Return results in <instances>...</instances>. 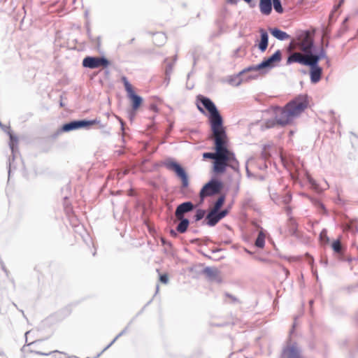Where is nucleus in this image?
<instances>
[{"label": "nucleus", "mask_w": 358, "mask_h": 358, "mask_svg": "<svg viewBox=\"0 0 358 358\" xmlns=\"http://www.w3.org/2000/svg\"><path fill=\"white\" fill-rule=\"evenodd\" d=\"M272 5H273L274 10L278 13H282L284 11V9L282 6L281 0L278 1H275L272 3Z\"/></svg>", "instance_id": "nucleus-34"}, {"label": "nucleus", "mask_w": 358, "mask_h": 358, "mask_svg": "<svg viewBox=\"0 0 358 358\" xmlns=\"http://www.w3.org/2000/svg\"><path fill=\"white\" fill-rule=\"evenodd\" d=\"M264 60L259 63V64H257V65H253V66H250L246 69H245L244 70H243L240 73L242 74V73H244L245 72H248V71H262L265 69H267L266 64H264Z\"/></svg>", "instance_id": "nucleus-22"}, {"label": "nucleus", "mask_w": 358, "mask_h": 358, "mask_svg": "<svg viewBox=\"0 0 358 358\" xmlns=\"http://www.w3.org/2000/svg\"><path fill=\"white\" fill-rule=\"evenodd\" d=\"M0 263H1V265L2 270L5 272L6 275H8V271L6 269L3 262L2 261H0Z\"/></svg>", "instance_id": "nucleus-48"}, {"label": "nucleus", "mask_w": 358, "mask_h": 358, "mask_svg": "<svg viewBox=\"0 0 358 358\" xmlns=\"http://www.w3.org/2000/svg\"><path fill=\"white\" fill-rule=\"evenodd\" d=\"M324 45L325 47H328L329 46V42L327 41Z\"/></svg>", "instance_id": "nucleus-64"}, {"label": "nucleus", "mask_w": 358, "mask_h": 358, "mask_svg": "<svg viewBox=\"0 0 358 358\" xmlns=\"http://www.w3.org/2000/svg\"><path fill=\"white\" fill-rule=\"evenodd\" d=\"M161 242L162 243L163 245H168L169 247H171L172 246V244L171 242L169 241H167L165 238H161Z\"/></svg>", "instance_id": "nucleus-45"}, {"label": "nucleus", "mask_w": 358, "mask_h": 358, "mask_svg": "<svg viewBox=\"0 0 358 358\" xmlns=\"http://www.w3.org/2000/svg\"><path fill=\"white\" fill-rule=\"evenodd\" d=\"M300 45L301 44H308L310 41H314L309 31L306 30L302 32L300 36Z\"/></svg>", "instance_id": "nucleus-24"}, {"label": "nucleus", "mask_w": 358, "mask_h": 358, "mask_svg": "<svg viewBox=\"0 0 358 358\" xmlns=\"http://www.w3.org/2000/svg\"><path fill=\"white\" fill-rule=\"evenodd\" d=\"M225 201V196L221 195L218 197L216 201L214 203L213 208L212 210L217 211L220 210Z\"/></svg>", "instance_id": "nucleus-30"}, {"label": "nucleus", "mask_w": 358, "mask_h": 358, "mask_svg": "<svg viewBox=\"0 0 358 358\" xmlns=\"http://www.w3.org/2000/svg\"><path fill=\"white\" fill-rule=\"evenodd\" d=\"M150 109L155 112H157L158 110L157 106L155 104L150 106Z\"/></svg>", "instance_id": "nucleus-49"}, {"label": "nucleus", "mask_w": 358, "mask_h": 358, "mask_svg": "<svg viewBox=\"0 0 358 358\" xmlns=\"http://www.w3.org/2000/svg\"><path fill=\"white\" fill-rule=\"evenodd\" d=\"M215 144V150L217 156L213 162V171L215 173H223L227 167V134L213 136Z\"/></svg>", "instance_id": "nucleus-3"}, {"label": "nucleus", "mask_w": 358, "mask_h": 358, "mask_svg": "<svg viewBox=\"0 0 358 358\" xmlns=\"http://www.w3.org/2000/svg\"><path fill=\"white\" fill-rule=\"evenodd\" d=\"M122 82H123V83H124H124H127V82H129V81H128V80H127V78L125 76H123V77L122 78Z\"/></svg>", "instance_id": "nucleus-57"}, {"label": "nucleus", "mask_w": 358, "mask_h": 358, "mask_svg": "<svg viewBox=\"0 0 358 358\" xmlns=\"http://www.w3.org/2000/svg\"><path fill=\"white\" fill-rule=\"evenodd\" d=\"M153 41L157 45H162L166 41V36L163 33H157L155 34Z\"/></svg>", "instance_id": "nucleus-27"}, {"label": "nucleus", "mask_w": 358, "mask_h": 358, "mask_svg": "<svg viewBox=\"0 0 358 358\" xmlns=\"http://www.w3.org/2000/svg\"><path fill=\"white\" fill-rule=\"evenodd\" d=\"M203 273L205 274L210 280L216 279L218 276L219 271L215 268L207 266L203 270Z\"/></svg>", "instance_id": "nucleus-21"}, {"label": "nucleus", "mask_w": 358, "mask_h": 358, "mask_svg": "<svg viewBox=\"0 0 358 358\" xmlns=\"http://www.w3.org/2000/svg\"><path fill=\"white\" fill-rule=\"evenodd\" d=\"M100 44H101V38L99 36H98L96 38V46L99 48L100 46Z\"/></svg>", "instance_id": "nucleus-50"}, {"label": "nucleus", "mask_w": 358, "mask_h": 358, "mask_svg": "<svg viewBox=\"0 0 358 358\" xmlns=\"http://www.w3.org/2000/svg\"><path fill=\"white\" fill-rule=\"evenodd\" d=\"M331 248L336 253H337L338 255L343 254V247L341 242L339 239L334 241L331 243Z\"/></svg>", "instance_id": "nucleus-25"}, {"label": "nucleus", "mask_w": 358, "mask_h": 358, "mask_svg": "<svg viewBox=\"0 0 358 358\" xmlns=\"http://www.w3.org/2000/svg\"><path fill=\"white\" fill-rule=\"evenodd\" d=\"M165 167L173 171L182 181L181 188L185 189L189 186V178L185 169L177 162L169 159L164 162Z\"/></svg>", "instance_id": "nucleus-5"}, {"label": "nucleus", "mask_w": 358, "mask_h": 358, "mask_svg": "<svg viewBox=\"0 0 358 358\" xmlns=\"http://www.w3.org/2000/svg\"><path fill=\"white\" fill-rule=\"evenodd\" d=\"M309 61H308L306 58H303V56L301 55L299 52H294L289 55L287 59V64L289 65L292 63H299L306 66L308 64Z\"/></svg>", "instance_id": "nucleus-13"}, {"label": "nucleus", "mask_w": 358, "mask_h": 358, "mask_svg": "<svg viewBox=\"0 0 358 358\" xmlns=\"http://www.w3.org/2000/svg\"><path fill=\"white\" fill-rule=\"evenodd\" d=\"M347 229L353 234L358 233V226L355 223H350L347 226Z\"/></svg>", "instance_id": "nucleus-38"}, {"label": "nucleus", "mask_w": 358, "mask_h": 358, "mask_svg": "<svg viewBox=\"0 0 358 358\" xmlns=\"http://www.w3.org/2000/svg\"><path fill=\"white\" fill-rule=\"evenodd\" d=\"M324 58H327V55H326V51L324 50V49L323 48H321L319 52H317V55H315V57L312 61V62L319 64L320 60L322 59H324Z\"/></svg>", "instance_id": "nucleus-31"}, {"label": "nucleus", "mask_w": 358, "mask_h": 358, "mask_svg": "<svg viewBox=\"0 0 358 358\" xmlns=\"http://www.w3.org/2000/svg\"><path fill=\"white\" fill-rule=\"evenodd\" d=\"M100 120L97 119L94 120H73L69 122L65 123L62 125V127L57 131L55 134L53 135V138H56L58 135H59L62 132H69L71 131L82 129V128H89L90 126H92L95 124H99Z\"/></svg>", "instance_id": "nucleus-4"}, {"label": "nucleus", "mask_w": 358, "mask_h": 358, "mask_svg": "<svg viewBox=\"0 0 358 358\" xmlns=\"http://www.w3.org/2000/svg\"><path fill=\"white\" fill-rule=\"evenodd\" d=\"M178 232L176 231V230H174V229H171L170 230V234H171V236L172 237H174V238L177 237L178 236Z\"/></svg>", "instance_id": "nucleus-46"}, {"label": "nucleus", "mask_w": 358, "mask_h": 358, "mask_svg": "<svg viewBox=\"0 0 358 358\" xmlns=\"http://www.w3.org/2000/svg\"><path fill=\"white\" fill-rule=\"evenodd\" d=\"M8 162H9L8 177H10V168H11V166H12V162H11V159L10 158L8 159Z\"/></svg>", "instance_id": "nucleus-53"}, {"label": "nucleus", "mask_w": 358, "mask_h": 358, "mask_svg": "<svg viewBox=\"0 0 358 358\" xmlns=\"http://www.w3.org/2000/svg\"><path fill=\"white\" fill-rule=\"evenodd\" d=\"M10 137V143H9V147L11 150L13 159L12 161H14L15 157V150L17 149V137L13 135L10 131L8 132Z\"/></svg>", "instance_id": "nucleus-20"}, {"label": "nucleus", "mask_w": 358, "mask_h": 358, "mask_svg": "<svg viewBox=\"0 0 358 358\" xmlns=\"http://www.w3.org/2000/svg\"><path fill=\"white\" fill-rule=\"evenodd\" d=\"M308 106L306 96H299L289 102L284 108H277L275 111V117L278 125L284 127L289 124L294 117L301 114Z\"/></svg>", "instance_id": "nucleus-2"}, {"label": "nucleus", "mask_w": 358, "mask_h": 358, "mask_svg": "<svg viewBox=\"0 0 358 358\" xmlns=\"http://www.w3.org/2000/svg\"><path fill=\"white\" fill-rule=\"evenodd\" d=\"M159 280L162 282V283H167L168 281H169V278H168V275L166 274H162L159 276Z\"/></svg>", "instance_id": "nucleus-43"}, {"label": "nucleus", "mask_w": 358, "mask_h": 358, "mask_svg": "<svg viewBox=\"0 0 358 358\" xmlns=\"http://www.w3.org/2000/svg\"><path fill=\"white\" fill-rule=\"evenodd\" d=\"M217 156V154L216 150H215V152H207L203 153V157L204 159H213L214 161L215 160Z\"/></svg>", "instance_id": "nucleus-36"}, {"label": "nucleus", "mask_w": 358, "mask_h": 358, "mask_svg": "<svg viewBox=\"0 0 358 358\" xmlns=\"http://www.w3.org/2000/svg\"><path fill=\"white\" fill-rule=\"evenodd\" d=\"M282 59V52L280 50H276L272 55L264 59V64L267 69H272L275 66V63L280 62Z\"/></svg>", "instance_id": "nucleus-12"}, {"label": "nucleus", "mask_w": 358, "mask_h": 358, "mask_svg": "<svg viewBox=\"0 0 358 358\" xmlns=\"http://www.w3.org/2000/svg\"><path fill=\"white\" fill-rule=\"evenodd\" d=\"M176 219L179 220V223L176 226V231L180 234L185 233L189 225V220L186 217Z\"/></svg>", "instance_id": "nucleus-18"}, {"label": "nucleus", "mask_w": 358, "mask_h": 358, "mask_svg": "<svg viewBox=\"0 0 358 358\" xmlns=\"http://www.w3.org/2000/svg\"><path fill=\"white\" fill-rule=\"evenodd\" d=\"M134 40H135V38H131V39L129 41V43H132L134 41Z\"/></svg>", "instance_id": "nucleus-63"}, {"label": "nucleus", "mask_w": 358, "mask_h": 358, "mask_svg": "<svg viewBox=\"0 0 358 358\" xmlns=\"http://www.w3.org/2000/svg\"><path fill=\"white\" fill-rule=\"evenodd\" d=\"M224 296L226 298L224 299L225 303H230L232 304H236L240 303V301L237 297L228 292L224 293Z\"/></svg>", "instance_id": "nucleus-29"}, {"label": "nucleus", "mask_w": 358, "mask_h": 358, "mask_svg": "<svg viewBox=\"0 0 358 358\" xmlns=\"http://www.w3.org/2000/svg\"><path fill=\"white\" fill-rule=\"evenodd\" d=\"M82 64L85 68L94 69L100 67L106 68L110 62L105 57L87 56L83 59Z\"/></svg>", "instance_id": "nucleus-7"}, {"label": "nucleus", "mask_w": 358, "mask_h": 358, "mask_svg": "<svg viewBox=\"0 0 358 358\" xmlns=\"http://www.w3.org/2000/svg\"><path fill=\"white\" fill-rule=\"evenodd\" d=\"M128 329V327H126L121 332H120L115 338L103 349V352L109 348L120 336H123Z\"/></svg>", "instance_id": "nucleus-33"}, {"label": "nucleus", "mask_w": 358, "mask_h": 358, "mask_svg": "<svg viewBox=\"0 0 358 358\" xmlns=\"http://www.w3.org/2000/svg\"><path fill=\"white\" fill-rule=\"evenodd\" d=\"M321 263L323 264L324 266H327L328 264V260L327 259L322 260Z\"/></svg>", "instance_id": "nucleus-56"}, {"label": "nucleus", "mask_w": 358, "mask_h": 358, "mask_svg": "<svg viewBox=\"0 0 358 358\" xmlns=\"http://www.w3.org/2000/svg\"><path fill=\"white\" fill-rule=\"evenodd\" d=\"M196 208V206L192 201H185L179 204L175 211L176 218L185 217V215L193 211Z\"/></svg>", "instance_id": "nucleus-10"}, {"label": "nucleus", "mask_w": 358, "mask_h": 358, "mask_svg": "<svg viewBox=\"0 0 358 358\" xmlns=\"http://www.w3.org/2000/svg\"><path fill=\"white\" fill-rule=\"evenodd\" d=\"M169 81H170V76H166L164 83H166V86L169 85Z\"/></svg>", "instance_id": "nucleus-54"}, {"label": "nucleus", "mask_w": 358, "mask_h": 358, "mask_svg": "<svg viewBox=\"0 0 358 358\" xmlns=\"http://www.w3.org/2000/svg\"><path fill=\"white\" fill-rule=\"evenodd\" d=\"M129 99H131L132 102V108L133 110H137L141 105L143 102V99L139 95L136 94L134 92L131 94L127 95Z\"/></svg>", "instance_id": "nucleus-19"}, {"label": "nucleus", "mask_w": 358, "mask_h": 358, "mask_svg": "<svg viewBox=\"0 0 358 358\" xmlns=\"http://www.w3.org/2000/svg\"><path fill=\"white\" fill-rule=\"evenodd\" d=\"M255 245L257 248H263L265 245V234L263 231L258 233L257 237L255 240Z\"/></svg>", "instance_id": "nucleus-23"}, {"label": "nucleus", "mask_w": 358, "mask_h": 358, "mask_svg": "<svg viewBox=\"0 0 358 358\" xmlns=\"http://www.w3.org/2000/svg\"><path fill=\"white\" fill-rule=\"evenodd\" d=\"M315 203H316V205H317L321 208L324 209V206L320 201H316Z\"/></svg>", "instance_id": "nucleus-51"}, {"label": "nucleus", "mask_w": 358, "mask_h": 358, "mask_svg": "<svg viewBox=\"0 0 358 358\" xmlns=\"http://www.w3.org/2000/svg\"><path fill=\"white\" fill-rule=\"evenodd\" d=\"M300 47L303 55L316 48L314 41H310L308 44H301Z\"/></svg>", "instance_id": "nucleus-26"}, {"label": "nucleus", "mask_w": 358, "mask_h": 358, "mask_svg": "<svg viewBox=\"0 0 358 358\" xmlns=\"http://www.w3.org/2000/svg\"><path fill=\"white\" fill-rule=\"evenodd\" d=\"M344 0H341L338 5V7L341 6V5L343 3Z\"/></svg>", "instance_id": "nucleus-61"}, {"label": "nucleus", "mask_w": 358, "mask_h": 358, "mask_svg": "<svg viewBox=\"0 0 358 358\" xmlns=\"http://www.w3.org/2000/svg\"><path fill=\"white\" fill-rule=\"evenodd\" d=\"M259 9L263 15H270L272 11L271 0H259Z\"/></svg>", "instance_id": "nucleus-17"}, {"label": "nucleus", "mask_w": 358, "mask_h": 358, "mask_svg": "<svg viewBox=\"0 0 358 358\" xmlns=\"http://www.w3.org/2000/svg\"><path fill=\"white\" fill-rule=\"evenodd\" d=\"M320 238L322 241H324V243H328L329 241V238L327 236V231L326 229H323L320 234Z\"/></svg>", "instance_id": "nucleus-37"}, {"label": "nucleus", "mask_w": 358, "mask_h": 358, "mask_svg": "<svg viewBox=\"0 0 358 358\" xmlns=\"http://www.w3.org/2000/svg\"><path fill=\"white\" fill-rule=\"evenodd\" d=\"M227 167L231 168L234 171L238 172L239 171V163L238 160L236 159L235 155L233 152L230 151L228 149L227 152Z\"/></svg>", "instance_id": "nucleus-16"}, {"label": "nucleus", "mask_w": 358, "mask_h": 358, "mask_svg": "<svg viewBox=\"0 0 358 358\" xmlns=\"http://www.w3.org/2000/svg\"><path fill=\"white\" fill-rule=\"evenodd\" d=\"M223 187V183L218 179L212 178L201 189L199 196L203 201L206 197L219 194Z\"/></svg>", "instance_id": "nucleus-6"}, {"label": "nucleus", "mask_w": 358, "mask_h": 358, "mask_svg": "<svg viewBox=\"0 0 358 358\" xmlns=\"http://www.w3.org/2000/svg\"><path fill=\"white\" fill-rule=\"evenodd\" d=\"M306 66L310 67V78L311 83H317L321 80L322 76V68L319 66V64L312 62H309Z\"/></svg>", "instance_id": "nucleus-9"}, {"label": "nucleus", "mask_w": 358, "mask_h": 358, "mask_svg": "<svg viewBox=\"0 0 358 358\" xmlns=\"http://www.w3.org/2000/svg\"><path fill=\"white\" fill-rule=\"evenodd\" d=\"M196 101L197 108L202 114H206L205 109L208 112V121L213 136H224L227 134L223 125V118L213 101L203 95L197 96Z\"/></svg>", "instance_id": "nucleus-1"}, {"label": "nucleus", "mask_w": 358, "mask_h": 358, "mask_svg": "<svg viewBox=\"0 0 358 358\" xmlns=\"http://www.w3.org/2000/svg\"><path fill=\"white\" fill-rule=\"evenodd\" d=\"M268 31L273 37L279 41H285L291 38L287 33L277 27H270Z\"/></svg>", "instance_id": "nucleus-14"}, {"label": "nucleus", "mask_w": 358, "mask_h": 358, "mask_svg": "<svg viewBox=\"0 0 358 358\" xmlns=\"http://www.w3.org/2000/svg\"><path fill=\"white\" fill-rule=\"evenodd\" d=\"M317 55V49H314V50H311L310 52H308L306 55H303V58H306L308 61L312 62L314 58L315 57V55Z\"/></svg>", "instance_id": "nucleus-35"}, {"label": "nucleus", "mask_w": 358, "mask_h": 358, "mask_svg": "<svg viewBox=\"0 0 358 358\" xmlns=\"http://www.w3.org/2000/svg\"><path fill=\"white\" fill-rule=\"evenodd\" d=\"M280 358H304L301 348L296 343H292L282 349Z\"/></svg>", "instance_id": "nucleus-8"}, {"label": "nucleus", "mask_w": 358, "mask_h": 358, "mask_svg": "<svg viewBox=\"0 0 358 358\" xmlns=\"http://www.w3.org/2000/svg\"><path fill=\"white\" fill-rule=\"evenodd\" d=\"M220 220H221L219 217L217 211L211 210L206 215L205 220L203 222V224H206L209 227H214Z\"/></svg>", "instance_id": "nucleus-11"}, {"label": "nucleus", "mask_w": 358, "mask_h": 358, "mask_svg": "<svg viewBox=\"0 0 358 358\" xmlns=\"http://www.w3.org/2000/svg\"><path fill=\"white\" fill-rule=\"evenodd\" d=\"M245 2L249 4L250 8H254L256 4L252 2V0H243Z\"/></svg>", "instance_id": "nucleus-47"}, {"label": "nucleus", "mask_w": 358, "mask_h": 358, "mask_svg": "<svg viewBox=\"0 0 358 358\" xmlns=\"http://www.w3.org/2000/svg\"><path fill=\"white\" fill-rule=\"evenodd\" d=\"M124 88H125V90L127 91V95L131 94L132 92H134V90H133V87L131 86V85L130 84L129 82H127V83H124Z\"/></svg>", "instance_id": "nucleus-40"}, {"label": "nucleus", "mask_w": 358, "mask_h": 358, "mask_svg": "<svg viewBox=\"0 0 358 358\" xmlns=\"http://www.w3.org/2000/svg\"><path fill=\"white\" fill-rule=\"evenodd\" d=\"M206 215V210L203 209H197L196 210V213L194 215V219L195 222L200 221L202 220Z\"/></svg>", "instance_id": "nucleus-32"}, {"label": "nucleus", "mask_w": 358, "mask_h": 358, "mask_svg": "<svg viewBox=\"0 0 358 358\" xmlns=\"http://www.w3.org/2000/svg\"><path fill=\"white\" fill-rule=\"evenodd\" d=\"M37 354L38 355H49L51 354V352H49V353H43V352H37Z\"/></svg>", "instance_id": "nucleus-58"}, {"label": "nucleus", "mask_w": 358, "mask_h": 358, "mask_svg": "<svg viewBox=\"0 0 358 358\" xmlns=\"http://www.w3.org/2000/svg\"><path fill=\"white\" fill-rule=\"evenodd\" d=\"M289 222L290 228H291L292 230H296V221L294 220V218L290 217V218L289 219Z\"/></svg>", "instance_id": "nucleus-42"}, {"label": "nucleus", "mask_w": 358, "mask_h": 358, "mask_svg": "<svg viewBox=\"0 0 358 358\" xmlns=\"http://www.w3.org/2000/svg\"><path fill=\"white\" fill-rule=\"evenodd\" d=\"M284 271H285V273L286 275H287L289 274V271L287 269V268H283Z\"/></svg>", "instance_id": "nucleus-59"}, {"label": "nucleus", "mask_w": 358, "mask_h": 358, "mask_svg": "<svg viewBox=\"0 0 358 358\" xmlns=\"http://www.w3.org/2000/svg\"><path fill=\"white\" fill-rule=\"evenodd\" d=\"M308 181L310 182V184L311 185V186L316 190H319V188H318V185L316 183L315 180H313V178H309L308 179Z\"/></svg>", "instance_id": "nucleus-44"}, {"label": "nucleus", "mask_w": 358, "mask_h": 358, "mask_svg": "<svg viewBox=\"0 0 358 358\" xmlns=\"http://www.w3.org/2000/svg\"><path fill=\"white\" fill-rule=\"evenodd\" d=\"M173 64L172 63H168L165 68V76H171V74L173 71Z\"/></svg>", "instance_id": "nucleus-39"}, {"label": "nucleus", "mask_w": 358, "mask_h": 358, "mask_svg": "<svg viewBox=\"0 0 358 358\" xmlns=\"http://www.w3.org/2000/svg\"><path fill=\"white\" fill-rule=\"evenodd\" d=\"M348 21V17H345L343 21V29H344V31L346 30V27L345 26V23Z\"/></svg>", "instance_id": "nucleus-52"}, {"label": "nucleus", "mask_w": 358, "mask_h": 358, "mask_svg": "<svg viewBox=\"0 0 358 358\" xmlns=\"http://www.w3.org/2000/svg\"><path fill=\"white\" fill-rule=\"evenodd\" d=\"M309 305H310V306H312L313 305V300H310V301H309Z\"/></svg>", "instance_id": "nucleus-62"}, {"label": "nucleus", "mask_w": 358, "mask_h": 358, "mask_svg": "<svg viewBox=\"0 0 358 358\" xmlns=\"http://www.w3.org/2000/svg\"><path fill=\"white\" fill-rule=\"evenodd\" d=\"M278 125V122L275 117L267 119L264 122L263 127L265 129H270Z\"/></svg>", "instance_id": "nucleus-28"}, {"label": "nucleus", "mask_w": 358, "mask_h": 358, "mask_svg": "<svg viewBox=\"0 0 358 358\" xmlns=\"http://www.w3.org/2000/svg\"><path fill=\"white\" fill-rule=\"evenodd\" d=\"M217 213L219 215V217L220 218V220H222V218H224V217H226L228 213H229V210L227 209H223V210H217Z\"/></svg>", "instance_id": "nucleus-41"}, {"label": "nucleus", "mask_w": 358, "mask_h": 358, "mask_svg": "<svg viewBox=\"0 0 358 358\" xmlns=\"http://www.w3.org/2000/svg\"><path fill=\"white\" fill-rule=\"evenodd\" d=\"M260 33V41L258 44V48L262 52H264L268 48V34L266 30L264 29H259Z\"/></svg>", "instance_id": "nucleus-15"}, {"label": "nucleus", "mask_w": 358, "mask_h": 358, "mask_svg": "<svg viewBox=\"0 0 358 358\" xmlns=\"http://www.w3.org/2000/svg\"><path fill=\"white\" fill-rule=\"evenodd\" d=\"M120 122H121V129L122 131H124V123L122 120H120Z\"/></svg>", "instance_id": "nucleus-60"}, {"label": "nucleus", "mask_w": 358, "mask_h": 358, "mask_svg": "<svg viewBox=\"0 0 358 358\" xmlns=\"http://www.w3.org/2000/svg\"><path fill=\"white\" fill-rule=\"evenodd\" d=\"M229 3L231 4H237L238 2V0H227Z\"/></svg>", "instance_id": "nucleus-55"}]
</instances>
